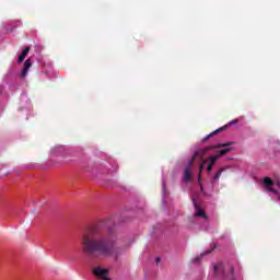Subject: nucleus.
Instances as JSON below:
<instances>
[{"label": "nucleus", "mask_w": 280, "mask_h": 280, "mask_svg": "<svg viewBox=\"0 0 280 280\" xmlns=\"http://www.w3.org/2000/svg\"><path fill=\"white\" fill-rule=\"evenodd\" d=\"M200 187H201V191H202L203 196H213L212 192L205 190V187H202V184H200Z\"/></svg>", "instance_id": "15"}, {"label": "nucleus", "mask_w": 280, "mask_h": 280, "mask_svg": "<svg viewBox=\"0 0 280 280\" xmlns=\"http://www.w3.org/2000/svg\"><path fill=\"white\" fill-rule=\"evenodd\" d=\"M232 144H233V142H228V143H223V144L206 147L203 150L202 149L197 150L196 152H199V154H197V156H200V161H202V156H205V154H207V152H209V150H213L215 148L221 149V150H219L218 154L210 156L208 159V161H203L200 164L199 172L202 173V171L205 170V165H207V163H208L207 171H208V173H211L213 170V165H215V161H218V159H220V156H224V154H228V152H231Z\"/></svg>", "instance_id": "2"}, {"label": "nucleus", "mask_w": 280, "mask_h": 280, "mask_svg": "<svg viewBox=\"0 0 280 280\" xmlns=\"http://www.w3.org/2000/svg\"><path fill=\"white\" fill-rule=\"evenodd\" d=\"M198 154H200V151L195 152V154L192 155V159L190 161H188L187 165L185 166V168L183 171L182 183L184 185L191 183V178H192L191 166L194 165L195 160L198 159Z\"/></svg>", "instance_id": "5"}, {"label": "nucleus", "mask_w": 280, "mask_h": 280, "mask_svg": "<svg viewBox=\"0 0 280 280\" xmlns=\"http://www.w3.org/2000/svg\"><path fill=\"white\" fill-rule=\"evenodd\" d=\"M226 170H231V166L230 165L221 166L220 168L217 170L214 174L211 175V178H210L211 191H218L215 189V185L220 184V178L222 176V173L226 172Z\"/></svg>", "instance_id": "6"}, {"label": "nucleus", "mask_w": 280, "mask_h": 280, "mask_svg": "<svg viewBox=\"0 0 280 280\" xmlns=\"http://www.w3.org/2000/svg\"><path fill=\"white\" fill-rule=\"evenodd\" d=\"M212 271L218 280H242V273L232 264L214 262Z\"/></svg>", "instance_id": "3"}, {"label": "nucleus", "mask_w": 280, "mask_h": 280, "mask_svg": "<svg viewBox=\"0 0 280 280\" xmlns=\"http://www.w3.org/2000/svg\"><path fill=\"white\" fill-rule=\"evenodd\" d=\"M201 178H202V176L199 174V175H198V180H199V183H200Z\"/></svg>", "instance_id": "19"}, {"label": "nucleus", "mask_w": 280, "mask_h": 280, "mask_svg": "<svg viewBox=\"0 0 280 280\" xmlns=\"http://www.w3.org/2000/svg\"><path fill=\"white\" fill-rule=\"evenodd\" d=\"M23 25V22H21V20H14L9 22V24L7 26H4V30L7 32H14V30H16V27H21Z\"/></svg>", "instance_id": "11"}, {"label": "nucleus", "mask_w": 280, "mask_h": 280, "mask_svg": "<svg viewBox=\"0 0 280 280\" xmlns=\"http://www.w3.org/2000/svg\"><path fill=\"white\" fill-rule=\"evenodd\" d=\"M92 272L95 275V277H98V279L110 280V278H108V269L96 267L92 270Z\"/></svg>", "instance_id": "10"}, {"label": "nucleus", "mask_w": 280, "mask_h": 280, "mask_svg": "<svg viewBox=\"0 0 280 280\" xmlns=\"http://www.w3.org/2000/svg\"><path fill=\"white\" fill-rule=\"evenodd\" d=\"M167 196L170 192L167 191V187L165 186V177H162V205L165 207L167 205Z\"/></svg>", "instance_id": "12"}, {"label": "nucleus", "mask_w": 280, "mask_h": 280, "mask_svg": "<svg viewBox=\"0 0 280 280\" xmlns=\"http://www.w3.org/2000/svg\"><path fill=\"white\" fill-rule=\"evenodd\" d=\"M69 154V148L62 147V145H57L54 147L50 151V155L54 156H67Z\"/></svg>", "instance_id": "8"}, {"label": "nucleus", "mask_w": 280, "mask_h": 280, "mask_svg": "<svg viewBox=\"0 0 280 280\" xmlns=\"http://www.w3.org/2000/svg\"><path fill=\"white\" fill-rule=\"evenodd\" d=\"M27 54H30V47H26L22 50V52L18 57V65H21L25 58H27Z\"/></svg>", "instance_id": "13"}, {"label": "nucleus", "mask_w": 280, "mask_h": 280, "mask_svg": "<svg viewBox=\"0 0 280 280\" xmlns=\"http://www.w3.org/2000/svg\"><path fill=\"white\" fill-rule=\"evenodd\" d=\"M191 202H192L194 208H195L194 219L201 218V220H203L205 222H209V217H207V213L205 212V210L201 209L200 205L196 200V197H191Z\"/></svg>", "instance_id": "7"}, {"label": "nucleus", "mask_w": 280, "mask_h": 280, "mask_svg": "<svg viewBox=\"0 0 280 280\" xmlns=\"http://www.w3.org/2000/svg\"><path fill=\"white\" fill-rule=\"evenodd\" d=\"M117 172V165L114 164L112 168H109V173Z\"/></svg>", "instance_id": "17"}, {"label": "nucleus", "mask_w": 280, "mask_h": 280, "mask_svg": "<svg viewBox=\"0 0 280 280\" xmlns=\"http://www.w3.org/2000/svg\"><path fill=\"white\" fill-rule=\"evenodd\" d=\"M211 250H213V249H209V250L202 253L200 256H197L196 258H194L192 264H200L202 257H205V255H209V253H211Z\"/></svg>", "instance_id": "14"}, {"label": "nucleus", "mask_w": 280, "mask_h": 280, "mask_svg": "<svg viewBox=\"0 0 280 280\" xmlns=\"http://www.w3.org/2000/svg\"><path fill=\"white\" fill-rule=\"evenodd\" d=\"M31 68H32V59H27L24 62V67L21 72H19V67H16V65L11 66L5 74L7 82H10L12 80H19V78H21L22 80L24 78H27V73Z\"/></svg>", "instance_id": "4"}, {"label": "nucleus", "mask_w": 280, "mask_h": 280, "mask_svg": "<svg viewBox=\"0 0 280 280\" xmlns=\"http://www.w3.org/2000/svg\"><path fill=\"white\" fill-rule=\"evenodd\" d=\"M104 226L108 229L107 234L95 232V230H90L89 233L83 234V253L93 259H97V257H114L117 260L121 250L119 238L116 233L110 231L108 221H105Z\"/></svg>", "instance_id": "1"}, {"label": "nucleus", "mask_w": 280, "mask_h": 280, "mask_svg": "<svg viewBox=\"0 0 280 280\" xmlns=\"http://www.w3.org/2000/svg\"><path fill=\"white\" fill-rule=\"evenodd\" d=\"M155 262H156V264H161V257H156V258H155Z\"/></svg>", "instance_id": "18"}, {"label": "nucleus", "mask_w": 280, "mask_h": 280, "mask_svg": "<svg viewBox=\"0 0 280 280\" xmlns=\"http://www.w3.org/2000/svg\"><path fill=\"white\" fill-rule=\"evenodd\" d=\"M240 120L234 119L231 120L228 125H224L223 127L214 130L213 132L209 133L208 136H206L203 138V141H208V139H211V137H214V135H219V132H222V130H226V128H229V126H235V124H237Z\"/></svg>", "instance_id": "9"}, {"label": "nucleus", "mask_w": 280, "mask_h": 280, "mask_svg": "<svg viewBox=\"0 0 280 280\" xmlns=\"http://www.w3.org/2000/svg\"><path fill=\"white\" fill-rule=\"evenodd\" d=\"M21 102H30V100L27 98V94L23 93L21 95Z\"/></svg>", "instance_id": "16"}]
</instances>
